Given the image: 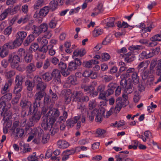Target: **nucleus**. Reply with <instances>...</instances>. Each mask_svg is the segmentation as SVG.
<instances>
[{"mask_svg": "<svg viewBox=\"0 0 161 161\" xmlns=\"http://www.w3.org/2000/svg\"><path fill=\"white\" fill-rule=\"evenodd\" d=\"M122 97H118L116 101V105L114 107H112L110 110L107 112V116H109L112 113H119L123 107H125L129 104L127 100L128 97L126 94H123Z\"/></svg>", "mask_w": 161, "mask_h": 161, "instance_id": "1", "label": "nucleus"}, {"mask_svg": "<svg viewBox=\"0 0 161 161\" xmlns=\"http://www.w3.org/2000/svg\"><path fill=\"white\" fill-rule=\"evenodd\" d=\"M60 114L59 110L57 108H49L47 113L45 115V117L47 118L44 119L43 121V125L44 127H46L48 122H50V124L55 123L57 119Z\"/></svg>", "mask_w": 161, "mask_h": 161, "instance_id": "2", "label": "nucleus"}, {"mask_svg": "<svg viewBox=\"0 0 161 161\" xmlns=\"http://www.w3.org/2000/svg\"><path fill=\"white\" fill-rule=\"evenodd\" d=\"M20 58L17 55L10 54L8 56V61L11 64V67L16 68L19 71L21 70V68L19 67Z\"/></svg>", "mask_w": 161, "mask_h": 161, "instance_id": "3", "label": "nucleus"}, {"mask_svg": "<svg viewBox=\"0 0 161 161\" xmlns=\"http://www.w3.org/2000/svg\"><path fill=\"white\" fill-rule=\"evenodd\" d=\"M4 95L1 98V100H2V102H1V105L2 107L3 112L1 113V114H3L5 115V113L7 111V108H5L6 105V102H8L12 98V93L10 92L6 93L4 94Z\"/></svg>", "mask_w": 161, "mask_h": 161, "instance_id": "4", "label": "nucleus"}, {"mask_svg": "<svg viewBox=\"0 0 161 161\" xmlns=\"http://www.w3.org/2000/svg\"><path fill=\"white\" fill-rule=\"evenodd\" d=\"M45 92L38 91L37 92L34 96V101L33 103V107L35 111L39 107L41 102V100L46 95Z\"/></svg>", "mask_w": 161, "mask_h": 161, "instance_id": "5", "label": "nucleus"}, {"mask_svg": "<svg viewBox=\"0 0 161 161\" xmlns=\"http://www.w3.org/2000/svg\"><path fill=\"white\" fill-rule=\"evenodd\" d=\"M34 80L35 82L37 83L36 89L38 91L45 92L47 87V85L42 81V78L39 76H35Z\"/></svg>", "mask_w": 161, "mask_h": 161, "instance_id": "6", "label": "nucleus"}, {"mask_svg": "<svg viewBox=\"0 0 161 161\" xmlns=\"http://www.w3.org/2000/svg\"><path fill=\"white\" fill-rule=\"evenodd\" d=\"M105 112L104 109L103 108L99 110L95 109L93 110V113L95 114V120L96 122H100L102 121V117L104 115Z\"/></svg>", "mask_w": 161, "mask_h": 161, "instance_id": "7", "label": "nucleus"}, {"mask_svg": "<svg viewBox=\"0 0 161 161\" xmlns=\"http://www.w3.org/2000/svg\"><path fill=\"white\" fill-rule=\"evenodd\" d=\"M26 36L27 33L24 31L18 32L16 35V38L15 40V42L17 43L19 45H20Z\"/></svg>", "mask_w": 161, "mask_h": 161, "instance_id": "8", "label": "nucleus"}, {"mask_svg": "<svg viewBox=\"0 0 161 161\" xmlns=\"http://www.w3.org/2000/svg\"><path fill=\"white\" fill-rule=\"evenodd\" d=\"M54 123H53V124H50V122H48L47 125V127H46L45 126V127H44L43 125L42 122V126L45 130L49 129L51 134L52 135H53L58 131V127Z\"/></svg>", "mask_w": 161, "mask_h": 161, "instance_id": "9", "label": "nucleus"}, {"mask_svg": "<svg viewBox=\"0 0 161 161\" xmlns=\"http://www.w3.org/2000/svg\"><path fill=\"white\" fill-rule=\"evenodd\" d=\"M52 78L53 77V81L54 82L55 84H59L61 83L60 76L61 75L59 70L58 69H54L52 73Z\"/></svg>", "mask_w": 161, "mask_h": 161, "instance_id": "10", "label": "nucleus"}, {"mask_svg": "<svg viewBox=\"0 0 161 161\" xmlns=\"http://www.w3.org/2000/svg\"><path fill=\"white\" fill-rule=\"evenodd\" d=\"M58 66L59 68L61 69V73L63 76H66L69 75V72L68 69H66L67 65L66 64L61 62L58 64Z\"/></svg>", "mask_w": 161, "mask_h": 161, "instance_id": "11", "label": "nucleus"}, {"mask_svg": "<svg viewBox=\"0 0 161 161\" xmlns=\"http://www.w3.org/2000/svg\"><path fill=\"white\" fill-rule=\"evenodd\" d=\"M83 95V93L80 91L73 92L72 95L73 101L81 102V98Z\"/></svg>", "mask_w": 161, "mask_h": 161, "instance_id": "12", "label": "nucleus"}, {"mask_svg": "<svg viewBox=\"0 0 161 161\" xmlns=\"http://www.w3.org/2000/svg\"><path fill=\"white\" fill-rule=\"evenodd\" d=\"M77 64L76 62H74L73 61L70 62L69 64L68 68V70L70 74V72L76 69L81 64V62L78 61Z\"/></svg>", "mask_w": 161, "mask_h": 161, "instance_id": "13", "label": "nucleus"}, {"mask_svg": "<svg viewBox=\"0 0 161 161\" xmlns=\"http://www.w3.org/2000/svg\"><path fill=\"white\" fill-rule=\"evenodd\" d=\"M20 150L21 153L24 154L31 151V149L29 147V145L28 144L20 142Z\"/></svg>", "mask_w": 161, "mask_h": 161, "instance_id": "14", "label": "nucleus"}, {"mask_svg": "<svg viewBox=\"0 0 161 161\" xmlns=\"http://www.w3.org/2000/svg\"><path fill=\"white\" fill-rule=\"evenodd\" d=\"M144 135L145 137H144L143 135H139L137 136L139 138L142 139L144 142H146L147 139L150 140L152 138V136L151 133L148 130L145 131L144 133Z\"/></svg>", "mask_w": 161, "mask_h": 161, "instance_id": "15", "label": "nucleus"}, {"mask_svg": "<svg viewBox=\"0 0 161 161\" xmlns=\"http://www.w3.org/2000/svg\"><path fill=\"white\" fill-rule=\"evenodd\" d=\"M22 90V86L21 85L16 84L14 90V93L15 94H18L17 97H15V99H17L18 100L20 97L21 95L20 94H18Z\"/></svg>", "mask_w": 161, "mask_h": 161, "instance_id": "16", "label": "nucleus"}, {"mask_svg": "<svg viewBox=\"0 0 161 161\" xmlns=\"http://www.w3.org/2000/svg\"><path fill=\"white\" fill-rule=\"evenodd\" d=\"M43 130L40 127L34 128L31 130V134L36 136L37 135L38 137L41 136L43 133Z\"/></svg>", "mask_w": 161, "mask_h": 161, "instance_id": "17", "label": "nucleus"}, {"mask_svg": "<svg viewBox=\"0 0 161 161\" xmlns=\"http://www.w3.org/2000/svg\"><path fill=\"white\" fill-rule=\"evenodd\" d=\"M9 45L6 43L2 47V49L1 51V57L3 58L6 56L8 53V49Z\"/></svg>", "mask_w": 161, "mask_h": 161, "instance_id": "18", "label": "nucleus"}, {"mask_svg": "<svg viewBox=\"0 0 161 161\" xmlns=\"http://www.w3.org/2000/svg\"><path fill=\"white\" fill-rule=\"evenodd\" d=\"M149 63V62L148 61L141 62L138 64L137 67L138 72H140L142 70H145L147 67Z\"/></svg>", "mask_w": 161, "mask_h": 161, "instance_id": "19", "label": "nucleus"}, {"mask_svg": "<svg viewBox=\"0 0 161 161\" xmlns=\"http://www.w3.org/2000/svg\"><path fill=\"white\" fill-rule=\"evenodd\" d=\"M126 73L121 75V77L122 78H128L130 76V74H134L136 72L135 69L133 68H130L126 70Z\"/></svg>", "mask_w": 161, "mask_h": 161, "instance_id": "20", "label": "nucleus"}, {"mask_svg": "<svg viewBox=\"0 0 161 161\" xmlns=\"http://www.w3.org/2000/svg\"><path fill=\"white\" fill-rule=\"evenodd\" d=\"M20 106L23 108H24L26 106L29 107V111L31 112V103L29 101L25 100L22 99L20 102Z\"/></svg>", "mask_w": 161, "mask_h": 161, "instance_id": "21", "label": "nucleus"}, {"mask_svg": "<svg viewBox=\"0 0 161 161\" xmlns=\"http://www.w3.org/2000/svg\"><path fill=\"white\" fill-rule=\"evenodd\" d=\"M58 147L61 148H66L69 146V143L64 140H59L57 142Z\"/></svg>", "mask_w": 161, "mask_h": 161, "instance_id": "22", "label": "nucleus"}, {"mask_svg": "<svg viewBox=\"0 0 161 161\" xmlns=\"http://www.w3.org/2000/svg\"><path fill=\"white\" fill-rule=\"evenodd\" d=\"M45 36L39 37L37 39V41L42 46L47 45L48 41Z\"/></svg>", "mask_w": 161, "mask_h": 161, "instance_id": "23", "label": "nucleus"}, {"mask_svg": "<svg viewBox=\"0 0 161 161\" xmlns=\"http://www.w3.org/2000/svg\"><path fill=\"white\" fill-rule=\"evenodd\" d=\"M39 45L37 43H32L28 49V52L32 53L35 52L39 48Z\"/></svg>", "mask_w": 161, "mask_h": 161, "instance_id": "24", "label": "nucleus"}, {"mask_svg": "<svg viewBox=\"0 0 161 161\" xmlns=\"http://www.w3.org/2000/svg\"><path fill=\"white\" fill-rule=\"evenodd\" d=\"M72 95L71 94V92L70 90L68 89L66 91L65 95V103H66L68 104L70 102L71 97H72Z\"/></svg>", "mask_w": 161, "mask_h": 161, "instance_id": "25", "label": "nucleus"}, {"mask_svg": "<svg viewBox=\"0 0 161 161\" xmlns=\"http://www.w3.org/2000/svg\"><path fill=\"white\" fill-rule=\"evenodd\" d=\"M42 76L43 80L46 82H49L52 79V75L48 72L43 74Z\"/></svg>", "mask_w": 161, "mask_h": 161, "instance_id": "26", "label": "nucleus"}, {"mask_svg": "<svg viewBox=\"0 0 161 161\" xmlns=\"http://www.w3.org/2000/svg\"><path fill=\"white\" fill-rule=\"evenodd\" d=\"M29 15L26 14L20 17L17 21V22L19 24H23L27 22L29 20Z\"/></svg>", "mask_w": 161, "mask_h": 161, "instance_id": "27", "label": "nucleus"}, {"mask_svg": "<svg viewBox=\"0 0 161 161\" xmlns=\"http://www.w3.org/2000/svg\"><path fill=\"white\" fill-rule=\"evenodd\" d=\"M34 39V37L33 35H30L28 36L26 39L25 40L24 42V45L25 46H27L31 43Z\"/></svg>", "mask_w": 161, "mask_h": 161, "instance_id": "28", "label": "nucleus"}, {"mask_svg": "<svg viewBox=\"0 0 161 161\" xmlns=\"http://www.w3.org/2000/svg\"><path fill=\"white\" fill-rule=\"evenodd\" d=\"M16 136L18 138H20L23 136L24 133V130L22 128H17L15 131L14 132Z\"/></svg>", "mask_w": 161, "mask_h": 161, "instance_id": "29", "label": "nucleus"}, {"mask_svg": "<svg viewBox=\"0 0 161 161\" xmlns=\"http://www.w3.org/2000/svg\"><path fill=\"white\" fill-rule=\"evenodd\" d=\"M58 20V19L56 17L53 18L49 23V27L51 28H55L57 24Z\"/></svg>", "mask_w": 161, "mask_h": 161, "instance_id": "30", "label": "nucleus"}, {"mask_svg": "<svg viewBox=\"0 0 161 161\" xmlns=\"http://www.w3.org/2000/svg\"><path fill=\"white\" fill-rule=\"evenodd\" d=\"M49 8L48 6H45L40 9V14L42 17H44L49 12Z\"/></svg>", "mask_w": 161, "mask_h": 161, "instance_id": "31", "label": "nucleus"}, {"mask_svg": "<svg viewBox=\"0 0 161 161\" xmlns=\"http://www.w3.org/2000/svg\"><path fill=\"white\" fill-rule=\"evenodd\" d=\"M132 80L134 84H138L139 81V78L137 72H134L131 75Z\"/></svg>", "mask_w": 161, "mask_h": 161, "instance_id": "32", "label": "nucleus"}, {"mask_svg": "<svg viewBox=\"0 0 161 161\" xmlns=\"http://www.w3.org/2000/svg\"><path fill=\"white\" fill-rule=\"evenodd\" d=\"M20 7V5H17L12 9H11V8H8V9H9L10 14H16L19 10Z\"/></svg>", "mask_w": 161, "mask_h": 161, "instance_id": "33", "label": "nucleus"}, {"mask_svg": "<svg viewBox=\"0 0 161 161\" xmlns=\"http://www.w3.org/2000/svg\"><path fill=\"white\" fill-rule=\"evenodd\" d=\"M35 70V66L33 63L29 64L26 68V70L29 73H31Z\"/></svg>", "mask_w": 161, "mask_h": 161, "instance_id": "34", "label": "nucleus"}, {"mask_svg": "<svg viewBox=\"0 0 161 161\" xmlns=\"http://www.w3.org/2000/svg\"><path fill=\"white\" fill-rule=\"evenodd\" d=\"M96 132L98 135V137L103 138L104 137V135L106 131L103 129L98 128L96 130Z\"/></svg>", "mask_w": 161, "mask_h": 161, "instance_id": "35", "label": "nucleus"}, {"mask_svg": "<svg viewBox=\"0 0 161 161\" xmlns=\"http://www.w3.org/2000/svg\"><path fill=\"white\" fill-rule=\"evenodd\" d=\"M32 29H33L34 33L36 35L39 36L42 33L39 26H37L34 25L33 26Z\"/></svg>", "mask_w": 161, "mask_h": 161, "instance_id": "36", "label": "nucleus"}, {"mask_svg": "<svg viewBox=\"0 0 161 161\" xmlns=\"http://www.w3.org/2000/svg\"><path fill=\"white\" fill-rule=\"evenodd\" d=\"M53 47V45L50 44L48 46L47 45H43L42 46L41 48L39 49V51L41 52H42L43 53H45L47 52V51L48 50L49 48H51Z\"/></svg>", "mask_w": 161, "mask_h": 161, "instance_id": "37", "label": "nucleus"}, {"mask_svg": "<svg viewBox=\"0 0 161 161\" xmlns=\"http://www.w3.org/2000/svg\"><path fill=\"white\" fill-rule=\"evenodd\" d=\"M43 0H38L35 3L34 5V8L35 9H38L43 5Z\"/></svg>", "mask_w": 161, "mask_h": 161, "instance_id": "38", "label": "nucleus"}, {"mask_svg": "<svg viewBox=\"0 0 161 161\" xmlns=\"http://www.w3.org/2000/svg\"><path fill=\"white\" fill-rule=\"evenodd\" d=\"M58 3L55 0H52L51 1L49 4V8L51 9L53 11L55 10L57 7Z\"/></svg>", "mask_w": 161, "mask_h": 161, "instance_id": "39", "label": "nucleus"}, {"mask_svg": "<svg viewBox=\"0 0 161 161\" xmlns=\"http://www.w3.org/2000/svg\"><path fill=\"white\" fill-rule=\"evenodd\" d=\"M82 88L85 92H87L88 93L93 92L95 90L94 87L92 85L84 86Z\"/></svg>", "mask_w": 161, "mask_h": 161, "instance_id": "40", "label": "nucleus"}, {"mask_svg": "<svg viewBox=\"0 0 161 161\" xmlns=\"http://www.w3.org/2000/svg\"><path fill=\"white\" fill-rule=\"evenodd\" d=\"M103 32V31L102 29L100 28H96L93 31V36L94 37H97L101 34Z\"/></svg>", "mask_w": 161, "mask_h": 161, "instance_id": "41", "label": "nucleus"}, {"mask_svg": "<svg viewBox=\"0 0 161 161\" xmlns=\"http://www.w3.org/2000/svg\"><path fill=\"white\" fill-rule=\"evenodd\" d=\"M51 63L50 59L48 58H46L44 61L43 66V68L44 69H47L50 65Z\"/></svg>", "mask_w": 161, "mask_h": 161, "instance_id": "42", "label": "nucleus"}, {"mask_svg": "<svg viewBox=\"0 0 161 161\" xmlns=\"http://www.w3.org/2000/svg\"><path fill=\"white\" fill-rule=\"evenodd\" d=\"M143 48V47L142 45H132L129 47V49L130 51H133L135 50H140L142 49Z\"/></svg>", "mask_w": 161, "mask_h": 161, "instance_id": "43", "label": "nucleus"}, {"mask_svg": "<svg viewBox=\"0 0 161 161\" xmlns=\"http://www.w3.org/2000/svg\"><path fill=\"white\" fill-rule=\"evenodd\" d=\"M151 41H161V34L155 35L150 38Z\"/></svg>", "mask_w": 161, "mask_h": 161, "instance_id": "44", "label": "nucleus"}, {"mask_svg": "<svg viewBox=\"0 0 161 161\" xmlns=\"http://www.w3.org/2000/svg\"><path fill=\"white\" fill-rule=\"evenodd\" d=\"M41 115L39 112L35 114L32 117V119L34 122H37L40 119Z\"/></svg>", "mask_w": 161, "mask_h": 161, "instance_id": "45", "label": "nucleus"}, {"mask_svg": "<svg viewBox=\"0 0 161 161\" xmlns=\"http://www.w3.org/2000/svg\"><path fill=\"white\" fill-rule=\"evenodd\" d=\"M23 79V78L21 75H17L16 76L15 81L16 84L18 85H22V81Z\"/></svg>", "mask_w": 161, "mask_h": 161, "instance_id": "46", "label": "nucleus"}, {"mask_svg": "<svg viewBox=\"0 0 161 161\" xmlns=\"http://www.w3.org/2000/svg\"><path fill=\"white\" fill-rule=\"evenodd\" d=\"M113 79V77L111 75H104L102 77L103 81L105 82H109Z\"/></svg>", "mask_w": 161, "mask_h": 161, "instance_id": "47", "label": "nucleus"}, {"mask_svg": "<svg viewBox=\"0 0 161 161\" xmlns=\"http://www.w3.org/2000/svg\"><path fill=\"white\" fill-rule=\"evenodd\" d=\"M49 136L47 134H43L41 141L42 142L43 144L47 143L49 140Z\"/></svg>", "mask_w": 161, "mask_h": 161, "instance_id": "48", "label": "nucleus"}, {"mask_svg": "<svg viewBox=\"0 0 161 161\" xmlns=\"http://www.w3.org/2000/svg\"><path fill=\"white\" fill-rule=\"evenodd\" d=\"M32 58V53L28 52L26 56L25 57V60L26 62L29 63L31 61Z\"/></svg>", "mask_w": 161, "mask_h": 161, "instance_id": "49", "label": "nucleus"}, {"mask_svg": "<svg viewBox=\"0 0 161 161\" xmlns=\"http://www.w3.org/2000/svg\"><path fill=\"white\" fill-rule=\"evenodd\" d=\"M134 101L135 103H137L139 101L140 99L139 93L138 92H134Z\"/></svg>", "mask_w": 161, "mask_h": 161, "instance_id": "50", "label": "nucleus"}, {"mask_svg": "<svg viewBox=\"0 0 161 161\" xmlns=\"http://www.w3.org/2000/svg\"><path fill=\"white\" fill-rule=\"evenodd\" d=\"M146 52L147 55L146 56V59H147L153 56L154 55L155 50H151L150 51H147Z\"/></svg>", "mask_w": 161, "mask_h": 161, "instance_id": "51", "label": "nucleus"}, {"mask_svg": "<svg viewBox=\"0 0 161 161\" xmlns=\"http://www.w3.org/2000/svg\"><path fill=\"white\" fill-rule=\"evenodd\" d=\"M9 10V9H7L1 14V20L4 19L7 16L8 14L10 13Z\"/></svg>", "mask_w": 161, "mask_h": 161, "instance_id": "52", "label": "nucleus"}, {"mask_svg": "<svg viewBox=\"0 0 161 161\" xmlns=\"http://www.w3.org/2000/svg\"><path fill=\"white\" fill-rule=\"evenodd\" d=\"M75 124L73 119H69L66 121V126L68 128L72 127Z\"/></svg>", "mask_w": 161, "mask_h": 161, "instance_id": "53", "label": "nucleus"}, {"mask_svg": "<svg viewBox=\"0 0 161 161\" xmlns=\"http://www.w3.org/2000/svg\"><path fill=\"white\" fill-rule=\"evenodd\" d=\"M153 28V25H151L147 28H145L141 30V32L142 33H144L146 32H150Z\"/></svg>", "mask_w": 161, "mask_h": 161, "instance_id": "54", "label": "nucleus"}, {"mask_svg": "<svg viewBox=\"0 0 161 161\" xmlns=\"http://www.w3.org/2000/svg\"><path fill=\"white\" fill-rule=\"evenodd\" d=\"M39 26L42 32H45L47 31V30L48 26L47 24L46 23H42Z\"/></svg>", "mask_w": 161, "mask_h": 161, "instance_id": "55", "label": "nucleus"}, {"mask_svg": "<svg viewBox=\"0 0 161 161\" xmlns=\"http://www.w3.org/2000/svg\"><path fill=\"white\" fill-rule=\"evenodd\" d=\"M19 122L18 121H15L13 123V126L11 128V130L13 132L15 131L17 128H19Z\"/></svg>", "mask_w": 161, "mask_h": 161, "instance_id": "56", "label": "nucleus"}, {"mask_svg": "<svg viewBox=\"0 0 161 161\" xmlns=\"http://www.w3.org/2000/svg\"><path fill=\"white\" fill-rule=\"evenodd\" d=\"M68 82L73 85L76 84V79L75 77L69 76L68 78Z\"/></svg>", "mask_w": 161, "mask_h": 161, "instance_id": "57", "label": "nucleus"}, {"mask_svg": "<svg viewBox=\"0 0 161 161\" xmlns=\"http://www.w3.org/2000/svg\"><path fill=\"white\" fill-rule=\"evenodd\" d=\"M158 66L156 71L157 74H159L161 72V59L158 60L157 62Z\"/></svg>", "mask_w": 161, "mask_h": 161, "instance_id": "58", "label": "nucleus"}, {"mask_svg": "<svg viewBox=\"0 0 161 161\" xmlns=\"http://www.w3.org/2000/svg\"><path fill=\"white\" fill-rule=\"evenodd\" d=\"M12 28L11 26L6 28L4 31V34L6 35L9 36L11 33Z\"/></svg>", "mask_w": 161, "mask_h": 161, "instance_id": "59", "label": "nucleus"}, {"mask_svg": "<svg viewBox=\"0 0 161 161\" xmlns=\"http://www.w3.org/2000/svg\"><path fill=\"white\" fill-rule=\"evenodd\" d=\"M105 88V86L103 84H100L97 88V91L100 92H103L104 91Z\"/></svg>", "mask_w": 161, "mask_h": 161, "instance_id": "60", "label": "nucleus"}, {"mask_svg": "<svg viewBox=\"0 0 161 161\" xmlns=\"http://www.w3.org/2000/svg\"><path fill=\"white\" fill-rule=\"evenodd\" d=\"M110 57V55L107 53H104L102 54V58L103 61L108 60L109 59Z\"/></svg>", "mask_w": 161, "mask_h": 161, "instance_id": "61", "label": "nucleus"}, {"mask_svg": "<svg viewBox=\"0 0 161 161\" xmlns=\"http://www.w3.org/2000/svg\"><path fill=\"white\" fill-rule=\"evenodd\" d=\"M7 44H8V47L9 49H13L16 46H19L20 45H19L18 44V43L16 42H15V40L13 42H9L8 43H7Z\"/></svg>", "mask_w": 161, "mask_h": 161, "instance_id": "62", "label": "nucleus"}, {"mask_svg": "<svg viewBox=\"0 0 161 161\" xmlns=\"http://www.w3.org/2000/svg\"><path fill=\"white\" fill-rule=\"evenodd\" d=\"M92 73V71L90 69L85 70L82 74V75L85 77H89Z\"/></svg>", "mask_w": 161, "mask_h": 161, "instance_id": "63", "label": "nucleus"}, {"mask_svg": "<svg viewBox=\"0 0 161 161\" xmlns=\"http://www.w3.org/2000/svg\"><path fill=\"white\" fill-rule=\"evenodd\" d=\"M27 159L30 161H39V158L35 155L29 156L27 158Z\"/></svg>", "mask_w": 161, "mask_h": 161, "instance_id": "64", "label": "nucleus"}]
</instances>
